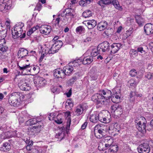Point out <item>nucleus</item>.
I'll use <instances>...</instances> for the list:
<instances>
[{
    "label": "nucleus",
    "mask_w": 153,
    "mask_h": 153,
    "mask_svg": "<svg viewBox=\"0 0 153 153\" xmlns=\"http://www.w3.org/2000/svg\"><path fill=\"white\" fill-rule=\"evenodd\" d=\"M74 70V68L73 67L70 66L69 63L68 65L63 68V71L65 75L69 76L72 73Z\"/></svg>",
    "instance_id": "obj_21"
},
{
    "label": "nucleus",
    "mask_w": 153,
    "mask_h": 153,
    "mask_svg": "<svg viewBox=\"0 0 153 153\" xmlns=\"http://www.w3.org/2000/svg\"><path fill=\"white\" fill-rule=\"evenodd\" d=\"M88 124V123L87 122H85L82 126L81 128L82 129H85L86 127Z\"/></svg>",
    "instance_id": "obj_60"
},
{
    "label": "nucleus",
    "mask_w": 153,
    "mask_h": 153,
    "mask_svg": "<svg viewBox=\"0 0 153 153\" xmlns=\"http://www.w3.org/2000/svg\"><path fill=\"white\" fill-rule=\"evenodd\" d=\"M137 51L140 52L141 53H145V51L143 50V48L141 47L138 48Z\"/></svg>",
    "instance_id": "obj_56"
},
{
    "label": "nucleus",
    "mask_w": 153,
    "mask_h": 153,
    "mask_svg": "<svg viewBox=\"0 0 153 153\" xmlns=\"http://www.w3.org/2000/svg\"><path fill=\"white\" fill-rule=\"evenodd\" d=\"M109 45V43L105 41L100 44L98 46V48L100 50L101 49L102 52H105L108 50Z\"/></svg>",
    "instance_id": "obj_20"
},
{
    "label": "nucleus",
    "mask_w": 153,
    "mask_h": 153,
    "mask_svg": "<svg viewBox=\"0 0 153 153\" xmlns=\"http://www.w3.org/2000/svg\"><path fill=\"white\" fill-rule=\"evenodd\" d=\"M53 76L57 78L63 79L65 77V74L63 70L60 68L56 69L54 71Z\"/></svg>",
    "instance_id": "obj_17"
},
{
    "label": "nucleus",
    "mask_w": 153,
    "mask_h": 153,
    "mask_svg": "<svg viewBox=\"0 0 153 153\" xmlns=\"http://www.w3.org/2000/svg\"><path fill=\"white\" fill-rule=\"evenodd\" d=\"M19 69L20 70H24L27 68H28L30 67V64H29L28 65H23L22 66H20L19 65H18Z\"/></svg>",
    "instance_id": "obj_46"
},
{
    "label": "nucleus",
    "mask_w": 153,
    "mask_h": 153,
    "mask_svg": "<svg viewBox=\"0 0 153 153\" xmlns=\"http://www.w3.org/2000/svg\"><path fill=\"white\" fill-rule=\"evenodd\" d=\"M83 16L85 18H88L92 16L91 11L90 10H87L82 13Z\"/></svg>",
    "instance_id": "obj_33"
},
{
    "label": "nucleus",
    "mask_w": 153,
    "mask_h": 153,
    "mask_svg": "<svg viewBox=\"0 0 153 153\" xmlns=\"http://www.w3.org/2000/svg\"><path fill=\"white\" fill-rule=\"evenodd\" d=\"M85 30L84 28L82 26H79L77 27L76 29V33L78 34H81L82 32Z\"/></svg>",
    "instance_id": "obj_41"
},
{
    "label": "nucleus",
    "mask_w": 153,
    "mask_h": 153,
    "mask_svg": "<svg viewBox=\"0 0 153 153\" xmlns=\"http://www.w3.org/2000/svg\"><path fill=\"white\" fill-rule=\"evenodd\" d=\"M136 93L135 91H131L130 94L129 96L130 97V99H131V100L132 101H134V96H136Z\"/></svg>",
    "instance_id": "obj_48"
},
{
    "label": "nucleus",
    "mask_w": 153,
    "mask_h": 153,
    "mask_svg": "<svg viewBox=\"0 0 153 153\" xmlns=\"http://www.w3.org/2000/svg\"><path fill=\"white\" fill-rule=\"evenodd\" d=\"M76 80V76H74L68 80V83L69 85H71L73 84Z\"/></svg>",
    "instance_id": "obj_45"
},
{
    "label": "nucleus",
    "mask_w": 153,
    "mask_h": 153,
    "mask_svg": "<svg viewBox=\"0 0 153 153\" xmlns=\"http://www.w3.org/2000/svg\"><path fill=\"white\" fill-rule=\"evenodd\" d=\"M97 130V131L100 134V135H97L98 138H101L103 137L105 135L106 133H105V131H102L100 129H98Z\"/></svg>",
    "instance_id": "obj_39"
},
{
    "label": "nucleus",
    "mask_w": 153,
    "mask_h": 153,
    "mask_svg": "<svg viewBox=\"0 0 153 153\" xmlns=\"http://www.w3.org/2000/svg\"><path fill=\"white\" fill-rule=\"evenodd\" d=\"M136 19L137 23L139 25H141L143 22L144 20L140 17H138Z\"/></svg>",
    "instance_id": "obj_47"
},
{
    "label": "nucleus",
    "mask_w": 153,
    "mask_h": 153,
    "mask_svg": "<svg viewBox=\"0 0 153 153\" xmlns=\"http://www.w3.org/2000/svg\"><path fill=\"white\" fill-rule=\"evenodd\" d=\"M18 86L19 88L22 91H29L30 88L29 84L26 82L24 80H20Z\"/></svg>",
    "instance_id": "obj_12"
},
{
    "label": "nucleus",
    "mask_w": 153,
    "mask_h": 153,
    "mask_svg": "<svg viewBox=\"0 0 153 153\" xmlns=\"http://www.w3.org/2000/svg\"><path fill=\"white\" fill-rule=\"evenodd\" d=\"M139 153H149L150 150V147L147 143H143L140 145L137 148Z\"/></svg>",
    "instance_id": "obj_10"
},
{
    "label": "nucleus",
    "mask_w": 153,
    "mask_h": 153,
    "mask_svg": "<svg viewBox=\"0 0 153 153\" xmlns=\"http://www.w3.org/2000/svg\"><path fill=\"white\" fill-rule=\"evenodd\" d=\"M108 25L107 22L105 21H101L97 24V29L101 31L105 30L107 27Z\"/></svg>",
    "instance_id": "obj_24"
},
{
    "label": "nucleus",
    "mask_w": 153,
    "mask_h": 153,
    "mask_svg": "<svg viewBox=\"0 0 153 153\" xmlns=\"http://www.w3.org/2000/svg\"><path fill=\"white\" fill-rule=\"evenodd\" d=\"M111 93V91L107 89L101 90L100 91L99 93L93 95L91 99L97 104L99 105L100 106H102L105 104L107 98H108Z\"/></svg>",
    "instance_id": "obj_1"
},
{
    "label": "nucleus",
    "mask_w": 153,
    "mask_h": 153,
    "mask_svg": "<svg viewBox=\"0 0 153 153\" xmlns=\"http://www.w3.org/2000/svg\"><path fill=\"white\" fill-rule=\"evenodd\" d=\"M99 115L98 117L99 118V120L101 122L104 123H107V118L105 114V111H103L100 113H98Z\"/></svg>",
    "instance_id": "obj_25"
},
{
    "label": "nucleus",
    "mask_w": 153,
    "mask_h": 153,
    "mask_svg": "<svg viewBox=\"0 0 153 153\" xmlns=\"http://www.w3.org/2000/svg\"><path fill=\"white\" fill-rule=\"evenodd\" d=\"M62 44L63 43L61 41H56L50 48V51H49V54L54 53L57 52L62 46Z\"/></svg>",
    "instance_id": "obj_8"
},
{
    "label": "nucleus",
    "mask_w": 153,
    "mask_h": 153,
    "mask_svg": "<svg viewBox=\"0 0 153 153\" xmlns=\"http://www.w3.org/2000/svg\"><path fill=\"white\" fill-rule=\"evenodd\" d=\"M91 37H88L84 40V42H88L91 41Z\"/></svg>",
    "instance_id": "obj_62"
},
{
    "label": "nucleus",
    "mask_w": 153,
    "mask_h": 153,
    "mask_svg": "<svg viewBox=\"0 0 153 153\" xmlns=\"http://www.w3.org/2000/svg\"><path fill=\"white\" fill-rule=\"evenodd\" d=\"M98 4L101 6H104V5L109 4V2H106L103 0H101L99 1Z\"/></svg>",
    "instance_id": "obj_49"
},
{
    "label": "nucleus",
    "mask_w": 153,
    "mask_h": 153,
    "mask_svg": "<svg viewBox=\"0 0 153 153\" xmlns=\"http://www.w3.org/2000/svg\"><path fill=\"white\" fill-rule=\"evenodd\" d=\"M51 30V27L50 26L44 25L40 30V32L44 34H49Z\"/></svg>",
    "instance_id": "obj_23"
},
{
    "label": "nucleus",
    "mask_w": 153,
    "mask_h": 153,
    "mask_svg": "<svg viewBox=\"0 0 153 153\" xmlns=\"http://www.w3.org/2000/svg\"><path fill=\"white\" fill-rule=\"evenodd\" d=\"M118 149V147L117 145H112L111 146L109 150L111 152H117Z\"/></svg>",
    "instance_id": "obj_40"
},
{
    "label": "nucleus",
    "mask_w": 153,
    "mask_h": 153,
    "mask_svg": "<svg viewBox=\"0 0 153 153\" xmlns=\"http://www.w3.org/2000/svg\"><path fill=\"white\" fill-rule=\"evenodd\" d=\"M91 2V0H82L80 1L79 4V5L82 6H86L87 4H89Z\"/></svg>",
    "instance_id": "obj_36"
},
{
    "label": "nucleus",
    "mask_w": 153,
    "mask_h": 153,
    "mask_svg": "<svg viewBox=\"0 0 153 153\" xmlns=\"http://www.w3.org/2000/svg\"><path fill=\"white\" fill-rule=\"evenodd\" d=\"M64 134L62 132H61L57 134L55 136V137L56 138H59L61 140L63 139V136H64Z\"/></svg>",
    "instance_id": "obj_50"
},
{
    "label": "nucleus",
    "mask_w": 153,
    "mask_h": 153,
    "mask_svg": "<svg viewBox=\"0 0 153 153\" xmlns=\"http://www.w3.org/2000/svg\"><path fill=\"white\" fill-rule=\"evenodd\" d=\"M60 21V18L59 17V16L56 19H54L53 20L52 22V23L55 24V25H58Z\"/></svg>",
    "instance_id": "obj_51"
},
{
    "label": "nucleus",
    "mask_w": 153,
    "mask_h": 153,
    "mask_svg": "<svg viewBox=\"0 0 153 153\" xmlns=\"http://www.w3.org/2000/svg\"><path fill=\"white\" fill-rule=\"evenodd\" d=\"M66 12L65 15L69 18V21H70L72 18H73L75 15V12L74 9L68 8L65 10Z\"/></svg>",
    "instance_id": "obj_19"
},
{
    "label": "nucleus",
    "mask_w": 153,
    "mask_h": 153,
    "mask_svg": "<svg viewBox=\"0 0 153 153\" xmlns=\"http://www.w3.org/2000/svg\"><path fill=\"white\" fill-rule=\"evenodd\" d=\"M61 115H57V117L56 120H55V121L58 124H60L62 123V118Z\"/></svg>",
    "instance_id": "obj_43"
},
{
    "label": "nucleus",
    "mask_w": 153,
    "mask_h": 153,
    "mask_svg": "<svg viewBox=\"0 0 153 153\" xmlns=\"http://www.w3.org/2000/svg\"><path fill=\"white\" fill-rule=\"evenodd\" d=\"M109 4L112 3L116 9L120 11L122 10L123 8L120 5L117 0H109Z\"/></svg>",
    "instance_id": "obj_26"
},
{
    "label": "nucleus",
    "mask_w": 153,
    "mask_h": 153,
    "mask_svg": "<svg viewBox=\"0 0 153 153\" xmlns=\"http://www.w3.org/2000/svg\"><path fill=\"white\" fill-rule=\"evenodd\" d=\"M144 29L147 35L153 33V25L150 23L146 24L144 26Z\"/></svg>",
    "instance_id": "obj_18"
},
{
    "label": "nucleus",
    "mask_w": 153,
    "mask_h": 153,
    "mask_svg": "<svg viewBox=\"0 0 153 153\" xmlns=\"http://www.w3.org/2000/svg\"><path fill=\"white\" fill-rule=\"evenodd\" d=\"M98 129H101V130L102 131H105V133H106L107 130L106 126H100L99 125H96L94 127V132H95L96 131V130H97Z\"/></svg>",
    "instance_id": "obj_31"
},
{
    "label": "nucleus",
    "mask_w": 153,
    "mask_h": 153,
    "mask_svg": "<svg viewBox=\"0 0 153 153\" xmlns=\"http://www.w3.org/2000/svg\"><path fill=\"white\" fill-rule=\"evenodd\" d=\"M97 24V22L95 20L92 19L88 21L87 23V25L89 29H91L94 27Z\"/></svg>",
    "instance_id": "obj_30"
},
{
    "label": "nucleus",
    "mask_w": 153,
    "mask_h": 153,
    "mask_svg": "<svg viewBox=\"0 0 153 153\" xmlns=\"http://www.w3.org/2000/svg\"><path fill=\"white\" fill-rule=\"evenodd\" d=\"M100 49L95 47H91L87 51L86 53H90L91 57H95L100 53Z\"/></svg>",
    "instance_id": "obj_16"
},
{
    "label": "nucleus",
    "mask_w": 153,
    "mask_h": 153,
    "mask_svg": "<svg viewBox=\"0 0 153 153\" xmlns=\"http://www.w3.org/2000/svg\"><path fill=\"white\" fill-rule=\"evenodd\" d=\"M93 61V58L92 57L89 56H87L84 58L82 61V63L85 65L89 64Z\"/></svg>",
    "instance_id": "obj_29"
},
{
    "label": "nucleus",
    "mask_w": 153,
    "mask_h": 153,
    "mask_svg": "<svg viewBox=\"0 0 153 153\" xmlns=\"http://www.w3.org/2000/svg\"><path fill=\"white\" fill-rule=\"evenodd\" d=\"M72 94V90L71 89L68 92L66 93V95L67 97H69Z\"/></svg>",
    "instance_id": "obj_58"
},
{
    "label": "nucleus",
    "mask_w": 153,
    "mask_h": 153,
    "mask_svg": "<svg viewBox=\"0 0 153 153\" xmlns=\"http://www.w3.org/2000/svg\"><path fill=\"white\" fill-rule=\"evenodd\" d=\"M71 123V119L70 117H68L67 122L66 128L68 129L69 128Z\"/></svg>",
    "instance_id": "obj_53"
},
{
    "label": "nucleus",
    "mask_w": 153,
    "mask_h": 153,
    "mask_svg": "<svg viewBox=\"0 0 153 153\" xmlns=\"http://www.w3.org/2000/svg\"><path fill=\"white\" fill-rule=\"evenodd\" d=\"M88 108V106L85 104H80L77 105L75 109V113L77 116H79L85 112Z\"/></svg>",
    "instance_id": "obj_9"
},
{
    "label": "nucleus",
    "mask_w": 153,
    "mask_h": 153,
    "mask_svg": "<svg viewBox=\"0 0 153 153\" xmlns=\"http://www.w3.org/2000/svg\"><path fill=\"white\" fill-rule=\"evenodd\" d=\"M98 116V113L97 112H94L91 114L89 117L90 121L93 123L97 122L99 120Z\"/></svg>",
    "instance_id": "obj_22"
},
{
    "label": "nucleus",
    "mask_w": 153,
    "mask_h": 153,
    "mask_svg": "<svg viewBox=\"0 0 153 153\" xmlns=\"http://www.w3.org/2000/svg\"><path fill=\"white\" fill-rule=\"evenodd\" d=\"M23 26L24 24L22 23L16 25V27L14 31L12 30V33L14 38L15 39L21 36V35H20V34L18 31V30H19V29H20V30H21V27Z\"/></svg>",
    "instance_id": "obj_11"
},
{
    "label": "nucleus",
    "mask_w": 153,
    "mask_h": 153,
    "mask_svg": "<svg viewBox=\"0 0 153 153\" xmlns=\"http://www.w3.org/2000/svg\"><path fill=\"white\" fill-rule=\"evenodd\" d=\"M60 18V21H62L64 24H67L68 22L69 21V18L66 16L65 15V16H59Z\"/></svg>",
    "instance_id": "obj_37"
},
{
    "label": "nucleus",
    "mask_w": 153,
    "mask_h": 153,
    "mask_svg": "<svg viewBox=\"0 0 153 153\" xmlns=\"http://www.w3.org/2000/svg\"><path fill=\"white\" fill-rule=\"evenodd\" d=\"M31 151V153H38V151L36 149H32ZM28 153H31V152H30Z\"/></svg>",
    "instance_id": "obj_63"
},
{
    "label": "nucleus",
    "mask_w": 153,
    "mask_h": 153,
    "mask_svg": "<svg viewBox=\"0 0 153 153\" xmlns=\"http://www.w3.org/2000/svg\"><path fill=\"white\" fill-rule=\"evenodd\" d=\"M39 26L36 25L30 28L27 33V34L28 36L30 35L34 31L38 29Z\"/></svg>",
    "instance_id": "obj_34"
},
{
    "label": "nucleus",
    "mask_w": 153,
    "mask_h": 153,
    "mask_svg": "<svg viewBox=\"0 0 153 153\" xmlns=\"http://www.w3.org/2000/svg\"><path fill=\"white\" fill-rule=\"evenodd\" d=\"M28 54V51L27 49L22 48L19 50L17 55L18 58L22 59L25 58V57L27 56Z\"/></svg>",
    "instance_id": "obj_15"
},
{
    "label": "nucleus",
    "mask_w": 153,
    "mask_h": 153,
    "mask_svg": "<svg viewBox=\"0 0 153 153\" xmlns=\"http://www.w3.org/2000/svg\"><path fill=\"white\" fill-rule=\"evenodd\" d=\"M122 45L120 43H113L109 47L111 53L114 54L117 52L121 48Z\"/></svg>",
    "instance_id": "obj_13"
},
{
    "label": "nucleus",
    "mask_w": 153,
    "mask_h": 153,
    "mask_svg": "<svg viewBox=\"0 0 153 153\" xmlns=\"http://www.w3.org/2000/svg\"><path fill=\"white\" fill-rule=\"evenodd\" d=\"M34 83L37 87H42L47 84L46 80L43 77H38L34 81Z\"/></svg>",
    "instance_id": "obj_14"
},
{
    "label": "nucleus",
    "mask_w": 153,
    "mask_h": 153,
    "mask_svg": "<svg viewBox=\"0 0 153 153\" xmlns=\"http://www.w3.org/2000/svg\"><path fill=\"white\" fill-rule=\"evenodd\" d=\"M24 97V95L19 92H13L9 96L8 101L12 106L17 107L20 104L21 100Z\"/></svg>",
    "instance_id": "obj_2"
},
{
    "label": "nucleus",
    "mask_w": 153,
    "mask_h": 153,
    "mask_svg": "<svg viewBox=\"0 0 153 153\" xmlns=\"http://www.w3.org/2000/svg\"><path fill=\"white\" fill-rule=\"evenodd\" d=\"M132 33V29L130 28L126 31V34L128 36H129L131 35Z\"/></svg>",
    "instance_id": "obj_55"
},
{
    "label": "nucleus",
    "mask_w": 153,
    "mask_h": 153,
    "mask_svg": "<svg viewBox=\"0 0 153 153\" xmlns=\"http://www.w3.org/2000/svg\"><path fill=\"white\" fill-rule=\"evenodd\" d=\"M143 76V75L142 74H140L139 75V76H137V78H139L138 80L136 81L135 80L133 79H131L130 80L129 82L130 83V85L131 86H133V87L136 86L137 85L138 83L140 81V79H141Z\"/></svg>",
    "instance_id": "obj_28"
},
{
    "label": "nucleus",
    "mask_w": 153,
    "mask_h": 153,
    "mask_svg": "<svg viewBox=\"0 0 153 153\" xmlns=\"http://www.w3.org/2000/svg\"><path fill=\"white\" fill-rule=\"evenodd\" d=\"M0 53H3L6 52L8 49V47L6 46H4L2 44H0Z\"/></svg>",
    "instance_id": "obj_38"
},
{
    "label": "nucleus",
    "mask_w": 153,
    "mask_h": 153,
    "mask_svg": "<svg viewBox=\"0 0 153 153\" xmlns=\"http://www.w3.org/2000/svg\"><path fill=\"white\" fill-rule=\"evenodd\" d=\"M138 74L139 72H137L135 69L131 70L129 72L130 75L131 76H135Z\"/></svg>",
    "instance_id": "obj_44"
},
{
    "label": "nucleus",
    "mask_w": 153,
    "mask_h": 153,
    "mask_svg": "<svg viewBox=\"0 0 153 153\" xmlns=\"http://www.w3.org/2000/svg\"><path fill=\"white\" fill-rule=\"evenodd\" d=\"M66 105L67 106L68 105L70 107H72L73 106L72 103L71 101L68 102H66Z\"/></svg>",
    "instance_id": "obj_61"
},
{
    "label": "nucleus",
    "mask_w": 153,
    "mask_h": 153,
    "mask_svg": "<svg viewBox=\"0 0 153 153\" xmlns=\"http://www.w3.org/2000/svg\"><path fill=\"white\" fill-rule=\"evenodd\" d=\"M149 48L152 50H153V42H151L149 44Z\"/></svg>",
    "instance_id": "obj_64"
},
{
    "label": "nucleus",
    "mask_w": 153,
    "mask_h": 153,
    "mask_svg": "<svg viewBox=\"0 0 153 153\" xmlns=\"http://www.w3.org/2000/svg\"><path fill=\"white\" fill-rule=\"evenodd\" d=\"M135 123L137 129L140 132L143 134L146 132V121L144 117H141L139 119L136 120Z\"/></svg>",
    "instance_id": "obj_4"
},
{
    "label": "nucleus",
    "mask_w": 153,
    "mask_h": 153,
    "mask_svg": "<svg viewBox=\"0 0 153 153\" xmlns=\"http://www.w3.org/2000/svg\"><path fill=\"white\" fill-rule=\"evenodd\" d=\"M42 6L40 4H38L34 9V10H37L39 11L41 10Z\"/></svg>",
    "instance_id": "obj_54"
},
{
    "label": "nucleus",
    "mask_w": 153,
    "mask_h": 153,
    "mask_svg": "<svg viewBox=\"0 0 153 153\" xmlns=\"http://www.w3.org/2000/svg\"><path fill=\"white\" fill-rule=\"evenodd\" d=\"M45 56V55L44 53L42 54V55L39 60V61L40 62H41L42 61L43 59L44 58Z\"/></svg>",
    "instance_id": "obj_59"
},
{
    "label": "nucleus",
    "mask_w": 153,
    "mask_h": 153,
    "mask_svg": "<svg viewBox=\"0 0 153 153\" xmlns=\"http://www.w3.org/2000/svg\"><path fill=\"white\" fill-rule=\"evenodd\" d=\"M112 93L111 92V94L109 95L107 99L111 98V100L114 103H119L120 102V94L119 91H116V88H115L112 90Z\"/></svg>",
    "instance_id": "obj_5"
},
{
    "label": "nucleus",
    "mask_w": 153,
    "mask_h": 153,
    "mask_svg": "<svg viewBox=\"0 0 153 153\" xmlns=\"http://www.w3.org/2000/svg\"><path fill=\"white\" fill-rule=\"evenodd\" d=\"M104 141L105 143L112 144L113 142V139L110 136H107L104 138Z\"/></svg>",
    "instance_id": "obj_35"
},
{
    "label": "nucleus",
    "mask_w": 153,
    "mask_h": 153,
    "mask_svg": "<svg viewBox=\"0 0 153 153\" xmlns=\"http://www.w3.org/2000/svg\"><path fill=\"white\" fill-rule=\"evenodd\" d=\"M111 113L116 117H119L123 113L121 106L118 104H115L111 106Z\"/></svg>",
    "instance_id": "obj_7"
},
{
    "label": "nucleus",
    "mask_w": 153,
    "mask_h": 153,
    "mask_svg": "<svg viewBox=\"0 0 153 153\" xmlns=\"http://www.w3.org/2000/svg\"><path fill=\"white\" fill-rule=\"evenodd\" d=\"M69 63L70 66L73 67L74 69L79 66V65L82 64V60L79 59H77Z\"/></svg>",
    "instance_id": "obj_27"
},
{
    "label": "nucleus",
    "mask_w": 153,
    "mask_h": 153,
    "mask_svg": "<svg viewBox=\"0 0 153 153\" xmlns=\"http://www.w3.org/2000/svg\"><path fill=\"white\" fill-rule=\"evenodd\" d=\"M26 124L28 126H31L32 125L36 124L32 128H30L31 131L33 132H39L41 128L43 126V123L41 121H38L37 118H33L28 120L26 122Z\"/></svg>",
    "instance_id": "obj_3"
},
{
    "label": "nucleus",
    "mask_w": 153,
    "mask_h": 153,
    "mask_svg": "<svg viewBox=\"0 0 153 153\" xmlns=\"http://www.w3.org/2000/svg\"><path fill=\"white\" fill-rule=\"evenodd\" d=\"M146 77L148 79H150L152 77V75L151 73H149L146 75Z\"/></svg>",
    "instance_id": "obj_57"
},
{
    "label": "nucleus",
    "mask_w": 153,
    "mask_h": 153,
    "mask_svg": "<svg viewBox=\"0 0 153 153\" xmlns=\"http://www.w3.org/2000/svg\"><path fill=\"white\" fill-rule=\"evenodd\" d=\"M91 80H95L97 78V76L96 74L94 73L93 74L91 73L90 75Z\"/></svg>",
    "instance_id": "obj_52"
},
{
    "label": "nucleus",
    "mask_w": 153,
    "mask_h": 153,
    "mask_svg": "<svg viewBox=\"0 0 153 153\" xmlns=\"http://www.w3.org/2000/svg\"><path fill=\"white\" fill-rule=\"evenodd\" d=\"M11 7V0H0V10L1 11L9 10Z\"/></svg>",
    "instance_id": "obj_6"
},
{
    "label": "nucleus",
    "mask_w": 153,
    "mask_h": 153,
    "mask_svg": "<svg viewBox=\"0 0 153 153\" xmlns=\"http://www.w3.org/2000/svg\"><path fill=\"white\" fill-rule=\"evenodd\" d=\"M131 56H136L137 55V51L134 49H131L129 52Z\"/></svg>",
    "instance_id": "obj_42"
},
{
    "label": "nucleus",
    "mask_w": 153,
    "mask_h": 153,
    "mask_svg": "<svg viewBox=\"0 0 153 153\" xmlns=\"http://www.w3.org/2000/svg\"><path fill=\"white\" fill-rule=\"evenodd\" d=\"M2 148L5 151H9L11 149L10 143L8 142L4 143L2 146Z\"/></svg>",
    "instance_id": "obj_32"
}]
</instances>
